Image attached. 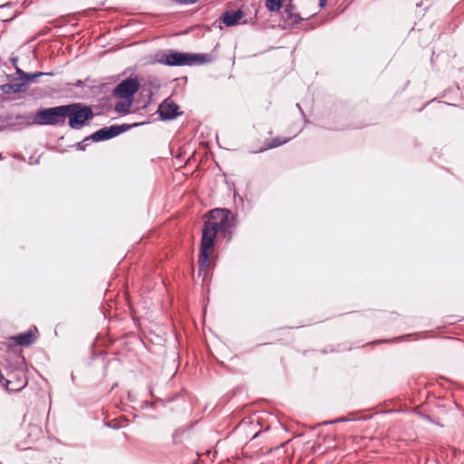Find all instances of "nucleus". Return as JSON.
Masks as SVG:
<instances>
[{
    "mask_svg": "<svg viewBox=\"0 0 464 464\" xmlns=\"http://www.w3.org/2000/svg\"><path fill=\"white\" fill-rule=\"evenodd\" d=\"M327 0H289L284 7L285 19L292 25L308 20L325 6Z\"/></svg>",
    "mask_w": 464,
    "mask_h": 464,
    "instance_id": "obj_1",
    "label": "nucleus"
},
{
    "mask_svg": "<svg viewBox=\"0 0 464 464\" xmlns=\"http://www.w3.org/2000/svg\"><path fill=\"white\" fill-rule=\"evenodd\" d=\"M218 231L215 229L208 221L204 222L202 229V237L200 241L198 256V276H207V271L211 267V259L215 241Z\"/></svg>",
    "mask_w": 464,
    "mask_h": 464,
    "instance_id": "obj_2",
    "label": "nucleus"
},
{
    "mask_svg": "<svg viewBox=\"0 0 464 464\" xmlns=\"http://www.w3.org/2000/svg\"><path fill=\"white\" fill-rule=\"evenodd\" d=\"M24 362V357H20V364ZM4 371L5 375L0 372V382L7 391L19 392L27 385L28 380L23 365L14 366L8 362L4 366Z\"/></svg>",
    "mask_w": 464,
    "mask_h": 464,
    "instance_id": "obj_3",
    "label": "nucleus"
},
{
    "mask_svg": "<svg viewBox=\"0 0 464 464\" xmlns=\"http://www.w3.org/2000/svg\"><path fill=\"white\" fill-rule=\"evenodd\" d=\"M93 117L94 113L90 106L81 102L66 104V119H68L69 127L72 130H80L88 125Z\"/></svg>",
    "mask_w": 464,
    "mask_h": 464,
    "instance_id": "obj_4",
    "label": "nucleus"
},
{
    "mask_svg": "<svg viewBox=\"0 0 464 464\" xmlns=\"http://www.w3.org/2000/svg\"><path fill=\"white\" fill-rule=\"evenodd\" d=\"M66 121V105L40 109L33 117L36 125L63 126Z\"/></svg>",
    "mask_w": 464,
    "mask_h": 464,
    "instance_id": "obj_5",
    "label": "nucleus"
},
{
    "mask_svg": "<svg viewBox=\"0 0 464 464\" xmlns=\"http://www.w3.org/2000/svg\"><path fill=\"white\" fill-rule=\"evenodd\" d=\"M224 237H231V229L235 227V218L227 208H215L208 212L207 220Z\"/></svg>",
    "mask_w": 464,
    "mask_h": 464,
    "instance_id": "obj_6",
    "label": "nucleus"
},
{
    "mask_svg": "<svg viewBox=\"0 0 464 464\" xmlns=\"http://www.w3.org/2000/svg\"><path fill=\"white\" fill-rule=\"evenodd\" d=\"M141 123H133V124H121V125H111L110 127H104L92 135L86 137L84 140H92L94 142H99L102 140H107L110 139H112L118 135H120L122 132H125L131 128L140 126Z\"/></svg>",
    "mask_w": 464,
    "mask_h": 464,
    "instance_id": "obj_7",
    "label": "nucleus"
},
{
    "mask_svg": "<svg viewBox=\"0 0 464 464\" xmlns=\"http://www.w3.org/2000/svg\"><path fill=\"white\" fill-rule=\"evenodd\" d=\"M155 62L167 66H184L188 63L187 53H179L174 50L159 52L155 54Z\"/></svg>",
    "mask_w": 464,
    "mask_h": 464,
    "instance_id": "obj_8",
    "label": "nucleus"
},
{
    "mask_svg": "<svg viewBox=\"0 0 464 464\" xmlns=\"http://www.w3.org/2000/svg\"><path fill=\"white\" fill-rule=\"evenodd\" d=\"M140 82L136 78H128L119 83L114 89V95L118 98L129 99L139 90Z\"/></svg>",
    "mask_w": 464,
    "mask_h": 464,
    "instance_id": "obj_9",
    "label": "nucleus"
},
{
    "mask_svg": "<svg viewBox=\"0 0 464 464\" xmlns=\"http://www.w3.org/2000/svg\"><path fill=\"white\" fill-rule=\"evenodd\" d=\"M243 16L244 13L241 10H227L212 24V27L222 29V24H225L227 26H233L237 24Z\"/></svg>",
    "mask_w": 464,
    "mask_h": 464,
    "instance_id": "obj_10",
    "label": "nucleus"
},
{
    "mask_svg": "<svg viewBox=\"0 0 464 464\" xmlns=\"http://www.w3.org/2000/svg\"><path fill=\"white\" fill-rule=\"evenodd\" d=\"M179 111V106L172 101H169V99L163 101L158 108L159 115L164 121L173 120L182 114V112Z\"/></svg>",
    "mask_w": 464,
    "mask_h": 464,
    "instance_id": "obj_11",
    "label": "nucleus"
},
{
    "mask_svg": "<svg viewBox=\"0 0 464 464\" xmlns=\"http://www.w3.org/2000/svg\"><path fill=\"white\" fill-rule=\"evenodd\" d=\"M38 330L35 326L29 328L27 331L11 337L17 345L30 346L37 340Z\"/></svg>",
    "mask_w": 464,
    "mask_h": 464,
    "instance_id": "obj_12",
    "label": "nucleus"
},
{
    "mask_svg": "<svg viewBox=\"0 0 464 464\" xmlns=\"http://www.w3.org/2000/svg\"><path fill=\"white\" fill-rule=\"evenodd\" d=\"M0 90L5 94L24 92L27 90V82H23L15 79L11 82L2 84Z\"/></svg>",
    "mask_w": 464,
    "mask_h": 464,
    "instance_id": "obj_13",
    "label": "nucleus"
},
{
    "mask_svg": "<svg viewBox=\"0 0 464 464\" xmlns=\"http://www.w3.org/2000/svg\"><path fill=\"white\" fill-rule=\"evenodd\" d=\"M187 65L190 66L194 63H210L214 61V57L211 53H187Z\"/></svg>",
    "mask_w": 464,
    "mask_h": 464,
    "instance_id": "obj_14",
    "label": "nucleus"
},
{
    "mask_svg": "<svg viewBox=\"0 0 464 464\" xmlns=\"http://www.w3.org/2000/svg\"><path fill=\"white\" fill-rule=\"evenodd\" d=\"M290 140H291V138H280V137L271 139L270 140L266 142L265 147L262 148L260 150V151L279 147L281 145L287 143Z\"/></svg>",
    "mask_w": 464,
    "mask_h": 464,
    "instance_id": "obj_15",
    "label": "nucleus"
},
{
    "mask_svg": "<svg viewBox=\"0 0 464 464\" xmlns=\"http://www.w3.org/2000/svg\"><path fill=\"white\" fill-rule=\"evenodd\" d=\"M49 74L50 73H45V72H34V73L26 72V74L24 75V80L26 81V82H31V81H34V80H35L36 78H38L40 76L49 75Z\"/></svg>",
    "mask_w": 464,
    "mask_h": 464,
    "instance_id": "obj_16",
    "label": "nucleus"
},
{
    "mask_svg": "<svg viewBox=\"0 0 464 464\" xmlns=\"http://www.w3.org/2000/svg\"><path fill=\"white\" fill-rule=\"evenodd\" d=\"M130 105L123 102H118L115 106V110L119 112H128Z\"/></svg>",
    "mask_w": 464,
    "mask_h": 464,
    "instance_id": "obj_17",
    "label": "nucleus"
},
{
    "mask_svg": "<svg viewBox=\"0 0 464 464\" xmlns=\"http://www.w3.org/2000/svg\"><path fill=\"white\" fill-rule=\"evenodd\" d=\"M174 1L179 4H181V5L196 4L198 2V0H174Z\"/></svg>",
    "mask_w": 464,
    "mask_h": 464,
    "instance_id": "obj_18",
    "label": "nucleus"
},
{
    "mask_svg": "<svg viewBox=\"0 0 464 464\" xmlns=\"http://www.w3.org/2000/svg\"><path fill=\"white\" fill-rule=\"evenodd\" d=\"M298 2V6H299V9L298 11H309L311 10L312 8H314L313 5H300V0H297Z\"/></svg>",
    "mask_w": 464,
    "mask_h": 464,
    "instance_id": "obj_19",
    "label": "nucleus"
},
{
    "mask_svg": "<svg viewBox=\"0 0 464 464\" xmlns=\"http://www.w3.org/2000/svg\"><path fill=\"white\" fill-rule=\"evenodd\" d=\"M85 141L86 140H83L82 141L76 143V145H75L76 149L79 150H84L86 148V145L84 144Z\"/></svg>",
    "mask_w": 464,
    "mask_h": 464,
    "instance_id": "obj_20",
    "label": "nucleus"
},
{
    "mask_svg": "<svg viewBox=\"0 0 464 464\" xmlns=\"http://www.w3.org/2000/svg\"><path fill=\"white\" fill-rule=\"evenodd\" d=\"M15 70H16V73H17V74H18V76H19V79H18V80H19V81H20V80H24V74H26V72H24L23 70H21V69H20V68H18V67H15Z\"/></svg>",
    "mask_w": 464,
    "mask_h": 464,
    "instance_id": "obj_21",
    "label": "nucleus"
},
{
    "mask_svg": "<svg viewBox=\"0 0 464 464\" xmlns=\"http://www.w3.org/2000/svg\"><path fill=\"white\" fill-rule=\"evenodd\" d=\"M32 428H33L34 430H35V431H36L38 434H40V433L42 432L41 429H40L39 427H37V426H33Z\"/></svg>",
    "mask_w": 464,
    "mask_h": 464,
    "instance_id": "obj_22",
    "label": "nucleus"
},
{
    "mask_svg": "<svg viewBox=\"0 0 464 464\" xmlns=\"http://www.w3.org/2000/svg\"><path fill=\"white\" fill-rule=\"evenodd\" d=\"M82 82L81 80H79V81L76 82L75 86H82Z\"/></svg>",
    "mask_w": 464,
    "mask_h": 464,
    "instance_id": "obj_23",
    "label": "nucleus"
},
{
    "mask_svg": "<svg viewBox=\"0 0 464 464\" xmlns=\"http://www.w3.org/2000/svg\"><path fill=\"white\" fill-rule=\"evenodd\" d=\"M108 426L112 427V428H117V425H115V423L111 424V422L108 423Z\"/></svg>",
    "mask_w": 464,
    "mask_h": 464,
    "instance_id": "obj_24",
    "label": "nucleus"
},
{
    "mask_svg": "<svg viewBox=\"0 0 464 464\" xmlns=\"http://www.w3.org/2000/svg\"><path fill=\"white\" fill-rule=\"evenodd\" d=\"M12 61H13V63L14 64L17 61V58H13Z\"/></svg>",
    "mask_w": 464,
    "mask_h": 464,
    "instance_id": "obj_25",
    "label": "nucleus"
},
{
    "mask_svg": "<svg viewBox=\"0 0 464 464\" xmlns=\"http://www.w3.org/2000/svg\"><path fill=\"white\" fill-rule=\"evenodd\" d=\"M281 448H282V445H281V446H279V447H276V448L275 449V450H281Z\"/></svg>",
    "mask_w": 464,
    "mask_h": 464,
    "instance_id": "obj_26",
    "label": "nucleus"
},
{
    "mask_svg": "<svg viewBox=\"0 0 464 464\" xmlns=\"http://www.w3.org/2000/svg\"><path fill=\"white\" fill-rule=\"evenodd\" d=\"M14 16L10 17V19H4V21H11V20H13V19H14Z\"/></svg>",
    "mask_w": 464,
    "mask_h": 464,
    "instance_id": "obj_27",
    "label": "nucleus"
},
{
    "mask_svg": "<svg viewBox=\"0 0 464 464\" xmlns=\"http://www.w3.org/2000/svg\"><path fill=\"white\" fill-rule=\"evenodd\" d=\"M272 451H273V449H269V450H267V452H272Z\"/></svg>",
    "mask_w": 464,
    "mask_h": 464,
    "instance_id": "obj_28",
    "label": "nucleus"
}]
</instances>
